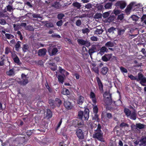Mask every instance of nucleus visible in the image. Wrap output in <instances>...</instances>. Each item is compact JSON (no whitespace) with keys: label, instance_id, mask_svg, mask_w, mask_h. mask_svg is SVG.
Masks as SVG:
<instances>
[{"label":"nucleus","instance_id":"obj_42","mask_svg":"<svg viewBox=\"0 0 146 146\" xmlns=\"http://www.w3.org/2000/svg\"><path fill=\"white\" fill-rule=\"evenodd\" d=\"M5 35L6 38L8 39H12L14 37V36L13 35L9 33H5Z\"/></svg>","mask_w":146,"mask_h":146},{"label":"nucleus","instance_id":"obj_61","mask_svg":"<svg viewBox=\"0 0 146 146\" xmlns=\"http://www.w3.org/2000/svg\"><path fill=\"white\" fill-rule=\"evenodd\" d=\"M50 68L51 70L53 71H56L57 70V66L55 64L52 67H50Z\"/></svg>","mask_w":146,"mask_h":146},{"label":"nucleus","instance_id":"obj_55","mask_svg":"<svg viewBox=\"0 0 146 146\" xmlns=\"http://www.w3.org/2000/svg\"><path fill=\"white\" fill-rule=\"evenodd\" d=\"M82 33L83 34L88 33L89 32V30L88 28L83 29H82Z\"/></svg>","mask_w":146,"mask_h":146},{"label":"nucleus","instance_id":"obj_26","mask_svg":"<svg viewBox=\"0 0 146 146\" xmlns=\"http://www.w3.org/2000/svg\"><path fill=\"white\" fill-rule=\"evenodd\" d=\"M124 112L125 115L129 117V116L131 115V111L128 108H125L124 109Z\"/></svg>","mask_w":146,"mask_h":146},{"label":"nucleus","instance_id":"obj_10","mask_svg":"<svg viewBox=\"0 0 146 146\" xmlns=\"http://www.w3.org/2000/svg\"><path fill=\"white\" fill-rule=\"evenodd\" d=\"M48 103L49 106L51 109H54L56 106V104L54 100L51 99H50L48 100Z\"/></svg>","mask_w":146,"mask_h":146},{"label":"nucleus","instance_id":"obj_48","mask_svg":"<svg viewBox=\"0 0 146 146\" xmlns=\"http://www.w3.org/2000/svg\"><path fill=\"white\" fill-rule=\"evenodd\" d=\"M93 118L94 119L96 120L97 122H99L100 121V119L99 118V115L97 113L95 114Z\"/></svg>","mask_w":146,"mask_h":146},{"label":"nucleus","instance_id":"obj_30","mask_svg":"<svg viewBox=\"0 0 146 146\" xmlns=\"http://www.w3.org/2000/svg\"><path fill=\"white\" fill-rule=\"evenodd\" d=\"M58 82L60 83L63 84L64 82V78L62 75H59L58 77Z\"/></svg>","mask_w":146,"mask_h":146},{"label":"nucleus","instance_id":"obj_4","mask_svg":"<svg viewBox=\"0 0 146 146\" xmlns=\"http://www.w3.org/2000/svg\"><path fill=\"white\" fill-rule=\"evenodd\" d=\"M138 81L140 80L139 83L143 86H146V78L144 77L143 74L141 73L138 74Z\"/></svg>","mask_w":146,"mask_h":146},{"label":"nucleus","instance_id":"obj_57","mask_svg":"<svg viewBox=\"0 0 146 146\" xmlns=\"http://www.w3.org/2000/svg\"><path fill=\"white\" fill-rule=\"evenodd\" d=\"M10 52H11V50L10 48L9 47H6L5 48V54H8Z\"/></svg>","mask_w":146,"mask_h":146},{"label":"nucleus","instance_id":"obj_31","mask_svg":"<svg viewBox=\"0 0 146 146\" xmlns=\"http://www.w3.org/2000/svg\"><path fill=\"white\" fill-rule=\"evenodd\" d=\"M114 43L111 41L107 42L105 44V46L107 47H113L114 46Z\"/></svg>","mask_w":146,"mask_h":146},{"label":"nucleus","instance_id":"obj_60","mask_svg":"<svg viewBox=\"0 0 146 146\" xmlns=\"http://www.w3.org/2000/svg\"><path fill=\"white\" fill-rule=\"evenodd\" d=\"M109 14L110 13L108 12H105L103 14V17L105 18H106L109 16Z\"/></svg>","mask_w":146,"mask_h":146},{"label":"nucleus","instance_id":"obj_59","mask_svg":"<svg viewBox=\"0 0 146 146\" xmlns=\"http://www.w3.org/2000/svg\"><path fill=\"white\" fill-rule=\"evenodd\" d=\"M7 9L8 11L11 12L13 10V8L11 6L8 5L7 6Z\"/></svg>","mask_w":146,"mask_h":146},{"label":"nucleus","instance_id":"obj_23","mask_svg":"<svg viewBox=\"0 0 146 146\" xmlns=\"http://www.w3.org/2000/svg\"><path fill=\"white\" fill-rule=\"evenodd\" d=\"M29 46L28 44H25L23 45L22 49L23 52H24L29 51Z\"/></svg>","mask_w":146,"mask_h":146},{"label":"nucleus","instance_id":"obj_3","mask_svg":"<svg viewBox=\"0 0 146 146\" xmlns=\"http://www.w3.org/2000/svg\"><path fill=\"white\" fill-rule=\"evenodd\" d=\"M75 134L78 139L79 141L83 140L84 138V133L82 129H77L76 130Z\"/></svg>","mask_w":146,"mask_h":146},{"label":"nucleus","instance_id":"obj_62","mask_svg":"<svg viewBox=\"0 0 146 146\" xmlns=\"http://www.w3.org/2000/svg\"><path fill=\"white\" fill-rule=\"evenodd\" d=\"M81 21L80 19H78L77 20L76 23V25L78 27H80L81 25Z\"/></svg>","mask_w":146,"mask_h":146},{"label":"nucleus","instance_id":"obj_2","mask_svg":"<svg viewBox=\"0 0 146 146\" xmlns=\"http://www.w3.org/2000/svg\"><path fill=\"white\" fill-rule=\"evenodd\" d=\"M97 126L96 129L94 130V133L93 134V137L100 141L104 142L105 141L104 138V133L101 130V125L99 123Z\"/></svg>","mask_w":146,"mask_h":146},{"label":"nucleus","instance_id":"obj_64","mask_svg":"<svg viewBox=\"0 0 146 146\" xmlns=\"http://www.w3.org/2000/svg\"><path fill=\"white\" fill-rule=\"evenodd\" d=\"M62 20H60L56 23V24L58 26H61L62 25Z\"/></svg>","mask_w":146,"mask_h":146},{"label":"nucleus","instance_id":"obj_1","mask_svg":"<svg viewBox=\"0 0 146 146\" xmlns=\"http://www.w3.org/2000/svg\"><path fill=\"white\" fill-rule=\"evenodd\" d=\"M89 110L87 108H85L84 111L83 112L82 111H80L78 112V116L80 120L78 121V127H82L84 125V123L82 120L83 118H84V120L85 121L87 120L89 118Z\"/></svg>","mask_w":146,"mask_h":146},{"label":"nucleus","instance_id":"obj_38","mask_svg":"<svg viewBox=\"0 0 146 146\" xmlns=\"http://www.w3.org/2000/svg\"><path fill=\"white\" fill-rule=\"evenodd\" d=\"M136 127L137 129L138 128L139 129H142L145 127V125L140 123H136Z\"/></svg>","mask_w":146,"mask_h":146},{"label":"nucleus","instance_id":"obj_41","mask_svg":"<svg viewBox=\"0 0 146 146\" xmlns=\"http://www.w3.org/2000/svg\"><path fill=\"white\" fill-rule=\"evenodd\" d=\"M112 5V3H108L105 5L104 7L106 9H110L111 8Z\"/></svg>","mask_w":146,"mask_h":146},{"label":"nucleus","instance_id":"obj_63","mask_svg":"<svg viewBox=\"0 0 146 146\" xmlns=\"http://www.w3.org/2000/svg\"><path fill=\"white\" fill-rule=\"evenodd\" d=\"M124 17L123 16V14H121L119 15L117 17V19L118 20H122L123 19V18Z\"/></svg>","mask_w":146,"mask_h":146},{"label":"nucleus","instance_id":"obj_50","mask_svg":"<svg viewBox=\"0 0 146 146\" xmlns=\"http://www.w3.org/2000/svg\"><path fill=\"white\" fill-rule=\"evenodd\" d=\"M93 111L94 113H97L98 111V108L97 106H94L93 108Z\"/></svg>","mask_w":146,"mask_h":146},{"label":"nucleus","instance_id":"obj_33","mask_svg":"<svg viewBox=\"0 0 146 146\" xmlns=\"http://www.w3.org/2000/svg\"><path fill=\"white\" fill-rule=\"evenodd\" d=\"M21 43V42L20 41H18L16 44L15 45V50L17 51H18L19 50V48L21 47L20 44Z\"/></svg>","mask_w":146,"mask_h":146},{"label":"nucleus","instance_id":"obj_28","mask_svg":"<svg viewBox=\"0 0 146 146\" xmlns=\"http://www.w3.org/2000/svg\"><path fill=\"white\" fill-rule=\"evenodd\" d=\"M7 74L9 76H13L15 75L14 69L13 68L6 72Z\"/></svg>","mask_w":146,"mask_h":146},{"label":"nucleus","instance_id":"obj_29","mask_svg":"<svg viewBox=\"0 0 146 146\" xmlns=\"http://www.w3.org/2000/svg\"><path fill=\"white\" fill-rule=\"evenodd\" d=\"M13 25L14 30L15 31H18L21 28L20 24L19 23H17L16 24H14Z\"/></svg>","mask_w":146,"mask_h":146},{"label":"nucleus","instance_id":"obj_36","mask_svg":"<svg viewBox=\"0 0 146 146\" xmlns=\"http://www.w3.org/2000/svg\"><path fill=\"white\" fill-rule=\"evenodd\" d=\"M116 131L117 135V136H120L121 134H123L124 131H123L122 130V129L120 128L118 129Z\"/></svg>","mask_w":146,"mask_h":146},{"label":"nucleus","instance_id":"obj_14","mask_svg":"<svg viewBox=\"0 0 146 146\" xmlns=\"http://www.w3.org/2000/svg\"><path fill=\"white\" fill-rule=\"evenodd\" d=\"M46 49L45 48L39 49L38 50V55L39 56H44L46 54Z\"/></svg>","mask_w":146,"mask_h":146},{"label":"nucleus","instance_id":"obj_25","mask_svg":"<svg viewBox=\"0 0 146 146\" xmlns=\"http://www.w3.org/2000/svg\"><path fill=\"white\" fill-rule=\"evenodd\" d=\"M46 113V117L48 118H50L52 117V112L50 109H47Z\"/></svg>","mask_w":146,"mask_h":146},{"label":"nucleus","instance_id":"obj_53","mask_svg":"<svg viewBox=\"0 0 146 146\" xmlns=\"http://www.w3.org/2000/svg\"><path fill=\"white\" fill-rule=\"evenodd\" d=\"M64 17V15L62 13L59 14L57 15V18L59 20L62 19Z\"/></svg>","mask_w":146,"mask_h":146},{"label":"nucleus","instance_id":"obj_35","mask_svg":"<svg viewBox=\"0 0 146 146\" xmlns=\"http://www.w3.org/2000/svg\"><path fill=\"white\" fill-rule=\"evenodd\" d=\"M78 121L79 120L75 119L72 120V125L75 127H78L77 126L78 125Z\"/></svg>","mask_w":146,"mask_h":146},{"label":"nucleus","instance_id":"obj_47","mask_svg":"<svg viewBox=\"0 0 146 146\" xmlns=\"http://www.w3.org/2000/svg\"><path fill=\"white\" fill-rule=\"evenodd\" d=\"M120 69L121 72L122 73H127L128 72L127 70L122 66L120 67Z\"/></svg>","mask_w":146,"mask_h":146},{"label":"nucleus","instance_id":"obj_24","mask_svg":"<svg viewBox=\"0 0 146 146\" xmlns=\"http://www.w3.org/2000/svg\"><path fill=\"white\" fill-rule=\"evenodd\" d=\"M13 60L14 62L17 64L18 65L21 66L22 64L21 62H20L19 58L17 56L13 58Z\"/></svg>","mask_w":146,"mask_h":146},{"label":"nucleus","instance_id":"obj_5","mask_svg":"<svg viewBox=\"0 0 146 146\" xmlns=\"http://www.w3.org/2000/svg\"><path fill=\"white\" fill-rule=\"evenodd\" d=\"M29 77L27 76V75L25 74L22 73L21 75V78L22 80L20 81V83L23 86H25L29 82Z\"/></svg>","mask_w":146,"mask_h":146},{"label":"nucleus","instance_id":"obj_6","mask_svg":"<svg viewBox=\"0 0 146 146\" xmlns=\"http://www.w3.org/2000/svg\"><path fill=\"white\" fill-rule=\"evenodd\" d=\"M78 43L82 45H85L86 46L88 47L90 45V42L87 40L82 39H78L77 40Z\"/></svg>","mask_w":146,"mask_h":146},{"label":"nucleus","instance_id":"obj_44","mask_svg":"<svg viewBox=\"0 0 146 146\" xmlns=\"http://www.w3.org/2000/svg\"><path fill=\"white\" fill-rule=\"evenodd\" d=\"M29 14H30L31 15L32 14L33 17L34 18H42V16L39 14H36L35 13L33 14L31 13H29Z\"/></svg>","mask_w":146,"mask_h":146},{"label":"nucleus","instance_id":"obj_7","mask_svg":"<svg viewBox=\"0 0 146 146\" xmlns=\"http://www.w3.org/2000/svg\"><path fill=\"white\" fill-rule=\"evenodd\" d=\"M126 3L125 2L123 1H118L115 4L116 7H119L121 9H123L126 6Z\"/></svg>","mask_w":146,"mask_h":146},{"label":"nucleus","instance_id":"obj_17","mask_svg":"<svg viewBox=\"0 0 146 146\" xmlns=\"http://www.w3.org/2000/svg\"><path fill=\"white\" fill-rule=\"evenodd\" d=\"M108 52V49L105 46H102L100 49L99 53L101 55L104 54L105 52Z\"/></svg>","mask_w":146,"mask_h":146},{"label":"nucleus","instance_id":"obj_39","mask_svg":"<svg viewBox=\"0 0 146 146\" xmlns=\"http://www.w3.org/2000/svg\"><path fill=\"white\" fill-rule=\"evenodd\" d=\"M25 29L26 30L31 31H34L35 30L33 26L31 25H29L26 26L25 27Z\"/></svg>","mask_w":146,"mask_h":146},{"label":"nucleus","instance_id":"obj_22","mask_svg":"<svg viewBox=\"0 0 146 146\" xmlns=\"http://www.w3.org/2000/svg\"><path fill=\"white\" fill-rule=\"evenodd\" d=\"M61 93L62 94L65 95H69L70 94V92L68 89L66 88H64L62 90Z\"/></svg>","mask_w":146,"mask_h":146},{"label":"nucleus","instance_id":"obj_12","mask_svg":"<svg viewBox=\"0 0 146 146\" xmlns=\"http://www.w3.org/2000/svg\"><path fill=\"white\" fill-rule=\"evenodd\" d=\"M129 127V125L128 124L126 123L123 122H122L119 125L116 126L115 127V129H117L120 128V127L121 129L123 128H125L126 127Z\"/></svg>","mask_w":146,"mask_h":146},{"label":"nucleus","instance_id":"obj_54","mask_svg":"<svg viewBox=\"0 0 146 146\" xmlns=\"http://www.w3.org/2000/svg\"><path fill=\"white\" fill-rule=\"evenodd\" d=\"M141 21L146 24V14L143 15L141 18Z\"/></svg>","mask_w":146,"mask_h":146},{"label":"nucleus","instance_id":"obj_21","mask_svg":"<svg viewBox=\"0 0 146 146\" xmlns=\"http://www.w3.org/2000/svg\"><path fill=\"white\" fill-rule=\"evenodd\" d=\"M54 101L56 104V106L58 108L60 107V106L62 104V102L60 99V98H56Z\"/></svg>","mask_w":146,"mask_h":146},{"label":"nucleus","instance_id":"obj_43","mask_svg":"<svg viewBox=\"0 0 146 146\" xmlns=\"http://www.w3.org/2000/svg\"><path fill=\"white\" fill-rule=\"evenodd\" d=\"M102 15L101 13H96L94 15V18L95 19H98L102 18Z\"/></svg>","mask_w":146,"mask_h":146},{"label":"nucleus","instance_id":"obj_56","mask_svg":"<svg viewBox=\"0 0 146 146\" xmlns=\"http://www.w3.org/2000/svg\"><path fill=\"white\" fill-rule=\"evenodd\" d=\"M58 69L59 72L61 74H64L66 71V70L64 69H62L61 66H59Z\"/></svg>","mask_w":146,"mask_h":146},{"label":"nucleus","instance_id":"obj_37","mask_svg":"<svg viewBox=\"0 0 146 146\" xmlns=\"http://www.w3.org/2000/svg\"><path fill=\"white\" fill-rule=\"evenodd\" d=\"M58 50L57 48H53L52 50L51 54L50 56L55 55L57 52H58Z\"/></svg>","mask_w":146,"mask_h":146},{"label":"nucleus","instance_id":"obj_8","mask_svg":"<svg viewBox=\"0 0 146 146\" xmlns=\"http://www.w3.org/2000/svg\"><path fill=\"white\" fill-rule=\"evenodd\" d=\"M112 54H105L102 57V60L104 62H108L110 60L112 57Z\"/></svg>","mask_w":146,"mask_h":146},{"label":"nucleus","instance_id":"obj_45","mask_svg":"<svg viewBox=\"0 0 146 146\" xmlns=\"http://www.w3.org/2000/svg\"><path fill=\"white\" fill-rule=\"evenodd\" d=\"M116 28L113 27H111L108 30V32L110 33H114V31H115Z\"/></svg>","mask_w":146,"mask_h":146},{"label":"nucleus","instance_id":"obj_13","mask_svg":"<svg viewBox=\"0 0 146 146\" xmlns=\"http://www.w3.org/2000/svg\"><path fill=\"white\" fill-rule=\"evenodd\" d=\"M96 80L99 87V88L100 91H103V85L100 78L98 77H96Z\"/></svg>","mask_w":146,"mask_h":146},{"label":"nucleus","instance_id":"obj_18","mask_svg":"<svg viewBox=\"0 0 146 146\" xmlns=\"http://www.w3.org/2000/svg\"><path fill=\"white\" fill-rule=\"evenodd\" d=\"M90 98L92 99V102L94 104H96L97 102L96 98V95L94 92L92 91L90 93Z\"/></svg>","mask_w":146,"mask_h":146},{"label":"nucleus","instance_id":"obj_58","mask_svg":"<svg viewBox=\"0 0 146 146\" xmlns=\"http://www.w3.org/2000/svg\"><path fill=\"white\" fill-rule=\"evenodd\" d=\"M85 8L88 9H90L92 7V4L90 3H88L86 5Z\"/></svg>","mask_w":146,"mask_h":146},{"label":"nucleus","instance_id":"obj_27","mask_svg":"<svg viewBox=\"0 0 146 146\" xmlns=\"http://www.w3.org/2000/svg\"><path fill=\"white\" fill-rule=\"evenodd\" d=\"M108 68L105 67L102 68L101 69V73L103 75H105L108 71Z\"/></svg>","mask_w":146,"mask_h":146},{"label":"nucleus","instance_id":"obj_51","mask_svg":"<svg viewBox=\"0 0 146 146\" xmlns=\"http://www.w3.org/2000/svg\"><path fill=\"white\" fill-rule=\"evenodd\" d=\"M128 77L130 78L131 80H136L137 81H138V79L132 74L129 75Z\"/></svg>","mask_w":146,"mask_h":146},{"label":"nucleus","instance_id":"obj_52","mask_svg":"<svg viewBox=\"0 0 146 146\" xmlns=\"http://www.w3.org/2000/svg\"><path fill=\"white\" fill-rule=\"evenodd\" d=\"M45 26L47 27H54V25L52 23H46L45 24Z\"/></svg>","mask_w":146,"mask_h":146},{"label":"nucleus","instance_id":"obj_9","mask_svg":"<svg viewBox=\"0 0 146 146\" xmlns=\"http://www.w3.org/2000/svg\"><path fill=\"white\" fill-rule=\"evenodd\" d=\"M96 45H93L92 46L91 48L89 49L88 53L92 59V54L96 52Z\"/></svg>","mask_w":146,"mask_h":146},{"label":"nucleus","instance_id":"obj_46","mask_svg":"<svg viewBox=\"0 0 146 146\" xmlns=\"http://www.w3.org/2000/svg\"><path fill=\"white\" fill-rule=\"evenodd\" d=\"M72 5L74 7H77L78 8H80L81 7L80 4L78 2H74L73 3Z\"/></svg>","mask_w":146,"mask_h":146},{"label":"nucleus","instance_id":"obj_15","mask_svg":"<svg viewBox=\"0 0 146 146\" xmlns=\"http://www.w3.org/2000/svg\"><path fill=\"white\" fill-rule=\"evenodd\" d=\"M111 94L109 95V97H107L106 99L105 103L107 105H110L112 104V100L111 98Z\"/></svg>","mask_w":146,"mask_h":146},{"label":"nucleus","instance_id":"obj_20","mask_svg":"<svg viewBox=\"0 0 146 146\" xmlns=\"http://www.w3.org/2000/svg\"><path fill=\"white\" fill-rule=\"evenodd\" d=\"M130 119L133 120H135L137 118V114L135 111L134 110L131 113V115L129 116V117Z\"/></svg>","mask_w":146,"mask_h":146},{"label":"nucleus","instance_id":"obj_19","mask_svg":"<svg viewBox=\"0 0 146 146\" xmlns=\"http://www.w3.org/2000/svg\"><path fill=\"white\" fill-rule=\"evenodd\" d=\"M84 97L82 96H79L77 100V103L80 105H82L84 101Z\"/></svg>","mask_w":146,"mask_h":146},{"label":"nucleus","instance_id":"obj_49","mask_svg":"<svg viewBox=\"0 0 146 146\" xmlns=\"http://www.w3.org/2000/svg\"><path fill=\"white\" fill-rule=\"evenodd\" d=\"M45 86L46 88L48 90V91L50 92L51 93L52 92V89L48 85V83H47V82H46V83H45Z\"/></svg>","mask_w":146,"mask_h":146},{"label":"nucleus","instance_id":"obj_32","mask_svg":"<svg viewBox=\"0 0 146 146\" xmlns=\"http://www.w3.org/2000/svg\"><path fill=\"white\" fill-rule=\"evenodd\" d=\"M126 29L120 28L118 29V34L119 35H122L125 32Z\"/></svg>","mask_w":146,"mask_h":146},{"label":"nucleus","instance_id":"obj_11","mask_svg":"<svg viewBox=\"0 0 146 146\" xmlns=\"http://www.w3.org/2000/svg\"><path fill=\"white\" fill-rule=\"evenodd\" d=\"M64 106L68 110H70L73 107L72 103L67 100L64 101Z\"/></svg>","mask_w":146,"mask_h":146},{"label":"nucleus","instance_id":"obj_34","mask_svg":"<svg viewBox=\"0 0 146 146\" xmlns=\"http://www.w3.org/2000/svg\"><path fill=\"white\" fill-rule=\"evenodd\" d=\"M103 31V30L101 28L100 29L97 28L96 30L95 31L94 33L95 34L97 35H100L102 33Z\"/></svg>","mask_w":146,"mask_h":146},{"label":"nucleus","instance_id":"obj_40","mask_svg":"<svg viewBox=\"0 0 146 146\" xmlns=\"http://www.w3.org/2000/svg\"><path fill=\"white\" fill-rule=\"evenodd\" d=\"M52 6L57 9H59L60 8L59 2L55 1L52 4Z\"/></svg>","mask_w":146,"mask_h":146},{"label":"nucleus","instance_id":"obj_16","mask_svg":"<svg viewBox=\"0 0 146 146\" xmlns=\"http://www.w3.org/2000/svg\"><path fill=\"white\" fill-rule=\"evenodd\" d=\"M133 5V3H131L128 5L127 6L126 9H125V12L128 15L130 14V11L132 8Z\"/></svg>","mask_w":146,"mask_h":146}]
</instances>
